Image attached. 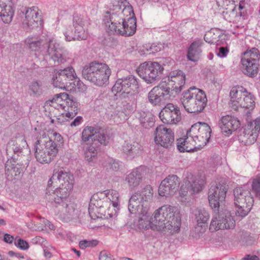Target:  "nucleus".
<instances>
[{
	"label": "nucleus",
	"mask_w": 260,
	"mask_h": 260,
	"mask_svg": "<svg viewBox=\"0 0 260 260\" xmlns=\"http://www.w3.org/2000/svg\"><path fill=\"white\" fill-rule=\"evenodd\" d=\"M111 35L131 36L136 30V19L132 6L127 0H112L103 19Z\"/></svg>",
	"instance_id": "nucleus-1"
},
{
	"label": "nucleus",
	"mask_w": 260,
	"mask_h": 260,
	"mask_svg": "<svg viewBox=\"0 0 260 260\" xmlns=\"http://www.w3.org/2000/svg\"><path fill=\"white\" fill-rule=\"evenodd\" d=\"M153 197L152 187L147 185L132 194L129 200L128 210L132 214H139L138 226L139 229L148 230L151 229L156 230L153 228L156 224L155 219L151 218L149 211Z\"/></svg>",
	"instance_id": "nucleus-2"
},
{
	"label": "nucleus",
	"mask_w": 260,
	"mask_h": 260,
	"mask_svg": "<svg viewBox=\"0 0 260 260\" xmlns=\"http://www.w3.org/2000/svg\"><path fill=\"white\" fill-rule=\"evenodd\" d=\"M27 47L40 58H51L58 63H64L68 60L63 53L59 43L53 37L43 39L37 37H28L24 41Z\"/></svg>",
	"instance_id": "nucleus-3"
},
{
	"label": "nucleus",
	"mask_w": 260,
	"mask_h": 260,
	"mask_svg": "<svg viewBox=\"0 0 260 260\" xmlns=\"http://www.w3.org/2000/svg\"><path fill=\"white\" fill-rule=\"evenodd\" d=\"M52 186L48 185L45 199L53 207L55 215L64 221L77 215V210L69 198L71 190L59 187L54 189Z\"/></svg>",
	"instance_id": "nucleus-4"
},
{
	"label": "nucleus",
	"mask_w": 260,
	"mask_h": 260,
	"mask_svg": "<svg viewBox=\"0 0 260 260\" xmlns=\"http://www.w3.org/2000/svg\"><path fill=\"white\" fill-rule=\"evenodd\" d=\"M153 219L156 224L153 228L157 231L170 234L178 233L181 223L180 211L176 206L165 205L153 213Z\"/></svg>",
	"instance_id": "nucleus-5"
},
{
	"label": "nucleus",
	"mask_w": 260,
	"mask_h": 260,
	"mask_svg": "<svg viewBox=\"0 0 260 260\" xmlns=\"http://www.w3.org/2000/svg\"><path fill=\"white\" fill-rule=\"evenodd\" d=\"M81 141L84 143H89L86 147L83 148L84 156L85 160L92 164L97 159L99 144H108L109 137L105 134L103 130L97 127L87 126L82 131Z\"/></svg>",
	"instance_id": "nucleus-6"
},
{
	"label": "nucleus",
	"mask_w": 260,
	"mask_h": 260,
	"mask_svg": "<svg viewBox=\"0 0 260 260\" xmlns=\"http://www.w3.org/2000/svg\"><path fill=\"white\" fill-rule=\"evenodd\" d=\"M50 105L62 112L58 116L57 121L62 124L72 119L78 113V103L73 96L66 93L56 94L50 101Z\"/></svg>",
	"instance_id": "nucleus-7"
},
{
	"label": "nucleus",
	"mask_w": 260,
	"mask_h": 260,
	"mask_svg": "<svg viewBox=\"0 0 260 260\" xmlns=\"http://www.w3.org/2000/svg\"><path fill=\"white\" fill-rule=\"evenodd\" d=\"M111 73V69L108 64L97 61L85 66L82 70L84 78L99 87L108 84Z\"/></svg>",
	"instance_id": "nucleus-8"
},
{
	"label": "nucleus",
	"mask_w": 260,
	"mask_h": 260,
	"mask_svg": "<svg viewBox=\"0 0 260 260\" xmlns=\"http://www.w3.org/2000/svg\"><path fill=\"white\" fill-rule=\"evenodd\" d=\"M204 177L194 176L191 173L187 172L181 183L176 198L183 205H187L190 201L188 191L190 189L192 193L201 191L205 184Z\"/></svg>",
	"instance_id": "nucleus-9"
},
{
	"label": "nucleus",
	"mask_w": 260,
	"mask_h": 260,
	"mask_svg": "<svg viewBox=\"0 0 260 260\" xmlns=\"http://www.w3.org/2000/svg\"><path fill=\"white\" fill-rule=\"evenodd\" d=\"M207 102L203 90L190 87L183 93L182 103L185 110L189 113H198L203 111Z\"/></svg>",
	"instance_id": "nucleus-10"
},
{
	"label": "nucleus",
	"mask_w": 260,
	"mask_h": 260,
	"mask_svg": "<svg viewBox=\"0 0 260 260\" xmlns=\"http://www.w3.org/2000/svg\"><path fill=\"white\" fill-rule=\"evenodd\" d=\"M58 152L56 143L47 137L45 134L42 135L36 142L35 156L37 160L41 164H49L53 160Z\"/></svg>",
	"instance_id": "nucleus-11"
},
{
	"label": "nucleus",
	"mask_w": 260,
	"mask_h": 260,
	"mask_svg": "<svg viewBox=\"0 0 260 260\" xmlns=\"http://www.w3.org/2000/svg\"><path fill=\"white\" fill-rule=\"evenodd\" d=\"M230 106L235 110L239 108L253 110L255 107L254 96L243 86H235L231 90Z\"/></svg>",
	"instance_id": "nucleus-12"
},
{
	"label": "nucleus",
	"mask_w": 260,
	"mask_h": 260,
	"mask_svg": "<svg viewBox=\"0 0 260 260\" xmlns=\"http://www.w3.org/2000/svg\"><path fill=\"white\" fill-rule=\"evenodd\" d=\"M235 213L237 216L245 217L250 211L254 200L249 189L237 187L234 190Z\"/></svg>",
	"instance_id": "nucleus-13"
},
{
	"label": "nucleus",
	"mask_w": 260,
	"mask_h": 260,
	"mask_svg": "<svg viewBox=\"0 0 260 260\" xmlns=\"http://www.w3.org/2000/svg\"><path fill=\"white\" fill-rule=\"evenodd\" d=\"M139 88L138 78L133 75H129L118 79L112 88V91L115 95L119 94L122 98H129L137 93Z\"/></svg>",
	"instance_id": "nucleus-14"
},
{
	"label": "nucleus",
	"mask_w": 260,
	"mask_h": 260,
	"mask_svg": "<svg viewBox=\"0 0 260 260\" xmlns=\"http://www.w3.org/2000/svg\"><path fill=\"white\" fill-rule=\"evenodd\" d=\"M164 70L163 66L158 62L148 61L141 63L137 71L147 83L151 84L161 79Z\"/></svg>",
	"instance_id": "nucleus-15"
},
{
	"label": "nucleus",
	"mask_w": 260,
	"mask_h": 260,
	"mask_svg": "<svg viewBox=\"0 0 260 260\" xmlns=\"http://www.w3.org/2000/svg\"><path fill=\"white\" fill-rule=\"evenodd\" d=\"M188 132L196 142L198 148H200L205 146L209 141L211 129L207 123L199 122L192 125Z\"/></svg>",
	"instance_id": "nucleus-16"
},
{
	"label": "nucleus",
	"mask_w": 260,
	"mask_h": 260,
	"mask_svg": "<svg viewBox=\"0 0 260 260\" xmlns=\"http://www.w3.org/2000/svg\"><path fill=\"white\" fill-rule=\"evenodd\" d=\"M153 137L155 144L158 146L170 148L174 145V132L163 125L156 127L153 133Z\"/></svg>",
	"instance_id": "nucleus-17"
},
{
	"label": "nucleus",
	"mask_w": 260,
	"mask_h": 260,
	"mask_svg": "<svg viewBox=\"0 0 260 260\" xmlns=\"http://www.w3.org/2000/svg\"><path fill=\"white\" fill-rule=\"evenodd\" d=\"M235 226V221L229 212L220 213L214 215L211 221L209 230L215 232L218 230L233 229Z\"/></svg>",
	"instance_id": "nucleus-18"
},
{
	"label": "nucleus",
	"mask_w": 260,
	"mask_h": 260,
	"mask_svg": "<svg viewBox=\"0 0 260 260\" xmlns=\"http://www.w3.org/2000/svg\"><path fill=\"white\" fill-rule=\"evenodd\" d=\"M161 121L167 124H176L181 120L179 108L172 104H167L159 114Z\"/></svg>",
	"instance_id": "nucleus-19"
},
{
	"label": "nucleus",
	"mask_w": 260,
	"mask_h": 260,
	"mask_svg": "<svg viewBox=\"0 0 260 260\" xmlns=\"http://www.w3.org/2000/svg\"><path fill=\"white\" fill-rule=\"evenodd\" d=\"M227 189L221 184L212 185L208 191V200L210 207L217 211L220 204L225 200Z\"/></svg>",
	"instance_id": "nucleus-20"
},
{
	"label": "nucleus",
	"mask_w": 260,
	"mask_h": 260,
	"mask_svg": "<svg viewBox=\"0 0 260 260\" xmlns=\"http://www.w3.org/2000/svg\"><path fill=\"white\" fill-rule=\"evenodd\" d=\"M75 77V72L72 67L63 70H56L52 78V84L55 87L66 90L68 86L67 80L73 79Z\"/></svg>",
	"instance_id": "nucleus-21"
},
{
	"label": "nucleus",
	"mask_w": 260,
	"mask_h": 260,
	"mask_svg": "<svg viewBox=\"0 0 260 260\" xmlns=\"http://www.w3.org/2000/svg\"><path fill=\"white\" fill-rule=\"evenodd\" d=\"M58 183H60L59 187L72 190L74 184L73 176L62 170L54 172L48 181V185L54 184V186H57Z\"/></svg>",
	"instance_id": "nucleus-22"
},
{
	"label": "nucleus",
	"mask_w": 260,
	"mask_h": 260,
	"mask_svg": "<svg viewBox=\"0 0 260 260\" xmlns=\"http://www.w3.org/2000/svg\"><path fill=\"white\" fill-rule=\"evenodd\" d=\"M170 98L169 87H167L166 83H160L154 87L148 93L149 102L153 105H157Z\"/></svg>",
	"instance_id": "nucleus-23"
},
{
	"label": "nucleus",
	"mask_w": 260,
	"mask_h": 260,
	"mask_svg": "<svg viewBox=\"0 0 260 260\" xmlns=\"http://www.w3.org/2000/svg\"><path fill=\"white\" fill-rule=\"evenodd\" d=\"M260 132V117L248 121L244 129L245 142L247 144H253L257 140Z\"/></svg>",
	"instance_id": "nucleus-24"
},
{
	"label": "nucleus",
	"mask_w": 260,
	"mask_h": 260,
	"mask_svg": "<svg viewBox=\"0 0 260 260\" xmlns=\"http://www.w3.org/2000/svg\"><path fill=\"white\" fill-rule=\"evenodd\" d=\"M186 77L185 74L181 70H176L171 72L166 83L167 87L170 90L175 91L176 93L180 92L182 89L185 83Z\"/></svg>",
	"instance_id": "nucleus-25"
},
{
	"label": "nucleus",
	"mask_w": 260,
	"mask_h": 260,
	"mask_svg": "<svg viewBox=\"0 0 260 260\" xmlns=\"http://www.w3.org/2000/svg\"><path fill=\"white\" fill-rule=\"evenodd\" d=\"M104 200V195L102 192H98L92 196L88 207L89 214L91 218L99 217L96 214L100 213L102 209L107 206V204Z\"/></svg>",
	"instance_id": "nucleus-26"
},
{
	"label": "nucleus",
	"mask_w": 260,
	"mask_h": 260,
	"mask_svg": "<svg viewBox=\"0 0 260 260\" xmlns=\"http://www.w3.org/2000/svg\"><path fill=\"white\" fill-rule=\"evenodd\" d=\"M219 125L222 133L230 135L240 127V122L237 117L228 115L221 117Z\"/></svg>",
	"instance_id": "nucleus-27"
},
{
	"label": "nucleus",
	"mask_w": 260,
	"mask_h": 260,
	"mask_svg": "<svg viewBox=\"0 0 260 260\" xmlns=\"http://www.w3.org/2000/svg\"><path fill=\"white\" fill-rule=\"evenodd\" d=\"M73 23L74 27L77 28V30L80 34L79 38H83L86 35L88 36L87 27L90 23L89 18L86 15L75 13L73 15Z\"/></svg>",
	"instance_id": "nucleus-28"
},
{
	"label": "nucleus",
	"mask_w": 260,
	"mask_h": 260,
	"mask_svg": "<svg viewBox=\"0 0 260 260\" xmlns=\"http://www.w3.org/2000/svg\"><path fill=\"white\" fill-rule=\"evenodd\" d=\"M41 18L36 7L27 8L25 12V18L23 20V25L29 29L37 27L41 23Z\"/></svg>",
	"instance_id": "nucleus-29"
},
{
	"label": "nucleus",
	"mask_w": 260,
	"mask_h": 260,
	"mask_svg": "<svg viewBox=\"0 0 260 260\" xmlns=\"http://www.w3.org/2000/svg\"><path fill=\"white\" fill-rule=\"evenodd\" d=\"M145 167L140 166L132 170L126 176L125 181L130 189H133L140 184L145 173Z\"/></svg>",
	"instance_id": "nucleus-30"
},
{
	"label": "nucleus",
	"mask_w": 260,
	"mask_h": 260,
	"mask_svg": "<svg viewBox=\"0 0 260 260\" xmlns=\"http://www.w3.org/2000/svg\"><path fill=\"white\" fill-rule=\"evenodd\" d=\"M142 150V145L136 141H125L121 146L122 153L129 159L140 155Z\"/></svg>",
	"instance_id": "nucleus-31"
},
{
	"label": "nucleus",
	"mask_w": 260,
	"mask_h": 260,
	"mask_svg": "<svg viewBox=\"0 0 260 260\" xmlns=\"http://www.w3.org/2000/svg\"><path fill=\"white\" fill-rule=\"evenodd\" d=\"M14 12L12 0H0V17L4 23L9 24L12 21Z\"/></svg>",
	"instance_id": "nucleus-32"
},
{
	"label": "nucleus",
	"mask_w": 260,
	"mask_h": 260,
	"mask_svg": "<svg viewBox=\"0 0 260 260\" xmlns=\"http://www.w3.org/2000/svg\"><path fill=\"white\" fill-rule=\"evenodd\" d=\"M177 147L179 151L181 152H190L198 148L196 142L190 136L188 131L187 132L186 137L177 140Z\"/></svg>",
	"instance_id": "nucleus-33"
},
{
	"label": "nucleus",
	"mask_w": 260,
	"mask_h": 260,
	"mask_svg": "<svg viewBox=\"0 0 260 260\" xmlns=\"http://www.w3.org/2000/svg\"><path fill=\"white\" fill-rule=\"evenodd\" d=\"M203 44V43L201 40L197 39L190 44L186 55L188 60L196 62L199 60L202 53L200 47Z\"/></svg>",
	"instance_id": "nucleus-34"
},
{
	"label": "nucleus",
	"mask_w": 260,
	"mask_h": 260,
	"mask_svg": "<svg viewBox=\"0 0 260 260\" xmlns=\"http://www.w3.org/2000/svg\"><path fill=\"white\" fill-rule=\"evenodd\" d=\"M21 173V168L18 164L7 161L5 166V174L8 180L14 181L18 180Z\"/></svg>",
	"instance_id": "nucleus-35"
},
{
	"label": "nucleus",
	"mask_w": 260,
	"mask_h": 260,
	"mask_svg": "<svg viewBox=\"0 0 260 260\" xmlns=\"http://www.w3.org/2000/svg\"><path fill=\"white\" fill-rule=\"evenodd\" d=\"M165 48V44L161 43L146 44L143 46L142 48L140 49L139 53L141 55H145L147 54H154L160 51Z\"/></svg>",
	"instance_id": "nucleus-36"
},
{
	"label": "nucleus",
	"mask_w": 260,
	"mask_h": 260,
	"mask_svg": "<svg viewBox=\"0 0 260 260\" xmlns=\"http://www.w3.org/2000/svg\"><path fill=\"white\" fill-rule=\"evenodd\" d=\"M241 62L244 69V73L250 77H254L258 73V61L248 60L244 62V59H241Z\"/></svg>",
	"instance_id": "nucleus-37"
},
{
	"label": "nucleus",
	"mask_w": 260,
	"mask_h": 260,
	"mask_svg": "<svg viewBox=\"0 0 260 260\" xmlns=\"http://www.w3.org/2000/svg\"><path fill=\"white\" fill-rule=\"evenodd\" d=\"M12 143L14 145L13 149L15 153L21 152L23 148L27 146L24 136L19 134L15 137L14 140H11L9 144Z\"/></svg>",
	"instance_id": "nucleus-38"
},
{
	"label": "nucleus",
	"mask_w": 260,
	"mask_h": 260,
	"mask_svg": "<svg viewBox=\"0 0 260 260\" xmlns=\"http://www.w3.org/2000/svg\"><path fill=\"white\" fill-rule=\"evenodd\" d=\"M63 34L66 41L68 42L74 41L75 40H85L88 37L87 35H86L85 37L83 38H79L80 34L77 30V28H74V31L73 32L72 27L71 26L66 28Z\"/></svg>",
	"instance_id": "nucleus-39"
},
{
	"label": "nucleus",
	"mask_w": 260,
	"mask_h": 260,
	"mask_svg": "<svg viewBox=\"0 0 260 260\" xmlns=\"http://www.w3.org/2000/svg\"><path fill=\"white\" fill-rule=\"evenodd\" d=\"M102 193L104 195V199L109 200V202L112 204L114 207L117 208L119 206V196L117 191L110 189L102 191Z\"/></svg>",
	"instance_id": "nucleus-40"
},
{
	"label": "nucleus",
	"mask_w": 260,
	"mask_h": 260,
	"mask_svg": "<svg viewBox=\"0 0 260 260\" xmlns=\"http://www.w3.org/2000/svg\"><path fill=\"white\" fill-rule=\"evenodd\" d=\"M74 79H70L72 82L69 83L66 90L73 91H83L86 89L85 85L77 77L75 74Z\"/></svg>",
	"instance_id": "nucleus-41"
},
{
	"label": "nucleus",
	"mask_w": 260,
	"mask_h": 260,
	"mask_svg": "<svg viewBox=\"0 0 260 260\" xmlns=\"http://www.w3.org/2000/svg\"><path fill=\"white\" fill-rule=\"evenodd\" d=\"M197 224H205L209 218V214L204 209L196 208L193 212Z\"/></svg>",
	"instance_id": "nucleus-42"
},
{
	"label": "nucleus",
	"mask_w": 260,
	"mask_h": 260,
	"mask_svg": "<svg viewBox=\"0 0 260 260\" xmlns=\"http://www.w3.org/2000/svg\"><path fill=\"white\" fill-rule=\"evenodd\" d=\"M244 59V62L247 63L248 60L258 61L260 59V52L257 48H252L245 51L241 58Z\"/></svg>",
	"instance_id": "nucleus-43"
},
{
	"label": "nucleus",
	"mask_w": 260,
	"mask_h": 260,
	"mask_svg": "<svg viewBox=\"0 0 260 260\" xmlns=\"http://www.w3.org/2000/svg\"><path fill=\"white\" fill-rule=\"evenodd\" d=\"M140 122L143 127L149 129L154 125L155 117L151 113H143V114L141 115Z\"/></svg>",
	"instance_id": "nucleus-44"
},
{
	"label": "nucleus",
	"mask_w": 260,
	"mask_h": 260,
	"mask_svg": "<svg viewBox=\"0 0 260 260\" xmlns=\"http://www.w3.org/2000/svg\"><path fill=\"white\" fill-rule=\"evenodd\" d=\"M162 181L163 183H165L167 185L169 186L171 189H173L175 191L180 184V179L176 175H169Z\"/></svg>",
	"instance_id": "nucleus-45"
},
{
	"label": "nucleus",
	"mask_w": 260,
	"mask_h": 260,
	"mask_svg": "<svg viewBox=\"0 0 260 260\" xmlns=\"http://www.w3.org/2000/svg\"><path fill=\"white\" fill-rule=\"evenodd\" d=\"M28 87L31 95L38 96L43 93L42 84L40 81H32L30 83Z\"/></svg>",
	"instance_id": "nucleus-46"
},
{
	"label": "nucleus",
	"mask_w": 260,
	"mask_h": 260,
	"mask_svg": "<svg viewBox=\"0 0 260 260\" xmlns=\"http://www.w3.org/2000/svg\"><path fill=\"white\" fill-rule=\"evenodd\" d=\"M158 194L160 196L166 198L173 196L176 193V191L171 189L166 184L161 181L158 187Z\"/></svg>",
	"instance_id": "nucleus-47"
},
{
	"label": "nucleus",
	"mask_w": 260,
	"mask_h": 260,
	"mask_svg": "<svg viewBox=\"0 0 260 260\" xmlns=\"http://www.w3.org/2000/svg\"><path fill=\"white\" fill-rule=\"evenodd\" d=\"M215 31H217V30L211 29L205 34L204 40L206 42L211 44L216 42L219 36L218 34H216Z\"/></svg>",
	"instance_id": "nucleus-48"
},
{
	"label": "nucleus",
	"mask_w": 260,
	"mask_h": 260,
	"mask_svg": "<svg viewBox=\"0 0 260 260\" xmlns=\"http://www.w3.org/2000/svg\"><path fill=\"white\" fill-rule=\"evenodd\" d=\"M251 187L255 196L260 198V175H257L252 180Z\"/></svg>",
	"instance_id": "nucleus-49"
},
{
	"label": "nucleus",
	"mask_w": 260,
	"mask_h": 260,
	"mask_svg": "<svg viewBox=\"0 0 260 260\" xmlns=\"http://www.w3.org/2000/svg\"><path fill=\"white\" fill-rule=\"evenodd\" d=\"M246 3L244 0L240 1L238 5L235 6L234 10L239 11V15L237 16L240 19H243V16L244 14V10L245 8Z\"/></svg>",
	"instance_id": "nucleus-50"
},
{
	"label": "nucleus",
	"mask_w": 260,
	"mask_h": 260,
	"mask_svg": "<svg viewBox=\"0 0 260 260\" xmlns=\"http://www.w3.org/2000/svg\"><path fill=\"white\" fill-rule=\"evenodd\" d=\"M207 229V225L205 224H197L195 227L194 232L196 237H200L204 234Z\"/></svg>",
	"instance_id": "nucleus-51"
},
{
	"label": "nucleus",
	"mask_w": 260,
	"mask_h": 260,
	"mask_svg": "<svg viewBox=\"0 0 260 260\" xmlns=\"http://www.w3.org/2000/svg\"><path fill=\"white\" fill-rule=\"evenodd\" d=\"M15 245L22 250H27L29 248L28 243L26 241L21 239H19L17 241H15Z\"/></svg>",
	"instance_id": "nucleus-52"
},
{
	"label": "nucleus",
	"mask_w": 260,
	"mask_h": 260,
	"mask_svg": "<svg viewBox=\"0 0 260 260\" xmlns=\"http://www.w3.org/2000/svg\"><path fill=\"white\" fill-rule=\"evenodd\" d=\"M43 248L45 257L46 258H50L52 256L51 251L54 250V247L51 245H44Z\"/></svg>",
	"instance_id": "nucleus-53"
},
{
	"label": "nucleus",
	"mask_w": 260,
	"mask_h": 260,
	"mask_svg": "<svg viewBox=\"0 0 260 260\" xmlns=\"http://www.w3.org/2000/svg\"><path fill=\"white\" fill-rule=\"evenodd\" d=\"M96 241L83 240L79 242V246L81 249H84L87 247H91L97 245Z\"/></svg>",
	"instance_id": "nucleus-54"
},
{
	"label": "nucleus",
	"mask_w": 260,
	"mask_h": 260,
	"mask_svg": "<svg viewBox=\"0 0 260 260\" xmlns=\"http://www.w3.org/2000/svg\"><path fill=\"white\" fill-rule=\"evenodd\" d=\"M112 255L108 251H102L99 255V260H113Z\"/></svg>",
	"instance_id": "nucleus-55"
},
{
	"label": "nucleus",
	"mask_w": 260,
	"mask_h": 260,
	"mask_svg": "<svg viewBox=\"0 0 260 260\" xmlns=\"http://www.w3.org/2000/svg\"><path fill=\"white\" fill-rule=\"evenodd\" d=\"M229 52V50L228 47H221L219 48L217 54L219 57L223 58L228 55Z\"/></svg>",
	"instance_id": "nucleus-56"
},
{
	"label": "nucleus",
	"mask_w": 260,
	"mask_h": 260,
	"mask_svg": "<svg viewBox=\"0 0 260 260\" xmlns=\"http://www.w3.org/2000/svg\"><path fill=\"white\" fill-rule=\"evenodd\" d=\"M110 168L113 171H117L120 167V163L118 161L112 160L110 162Z\"/></svg>",
	"instance_id": "nucleus-57"
},
{
	"label": "nucleus",
	"mask_w": 260,
	"mask_h": 260,
	"mask_svg": "<svg viewBox=\"0 0 260 260\" xmlns=\"http://www.w3.org/2000/svg\"><path fill=\"white\" fill-rule=\"evenodd\" d=\"M83 120L81 116H77L70 124L71 126H77L79 125Z\"/></svg>",
	"instance_id": "nucleus-58"
},
{
	"label": "nucleus",
	"mask_w": 260,
	"mask_h": 260,
	"mask_svg": "<svg viewBox=\"0 0 260 260\" xmlns=\"http://www.w3.org/2000/svg\"><path fill=\"white\" fill-rule=\"evenodd\" d=\"M33 241L36 243L42 244H43V245H45V243H47L46 241L44 238L40 236H37L35 237L33 239Z\"/></svg>",
	"instance_id": "nucleus-59"
},
{
	"label": "nucleus",
	"mask_w": 260,
	"mask_h": 260,
	"mask_svg": "<svg viewBox=\"0 0 260 260\" xmlns=\"http://www.w3.org/2000/svg\"><path fill=\"white\" fill-rule=\"evenodd\" d=\"M4 240L8 243H12L14 240V238L12 236L6 234L4 235Z\"/></svg>",
	"instance_id": "nucleus-60"
},
{
	"label": "nucleus",
	"mask_w": 260,
	"mask_h": 260,
	"mask_svg": "<svg viewBox=\"0 0 260 260\" xmlns=\"http://www.w3.org/2000/svg\"><path fill=\"white\" fill-rule=\"evenodd\" d=\"M258 257L256 255H248L243 258V260H257Z\"/></svg>",
	"instance_id": "nucleus-61"
},
{
	"label": "nucleus",
	"mask_w": 260,
	"mask_h": 260,
	"mask_svg": "<svg viewBox=\"0 0 260 260\" xmlns=\"http://www.w3.org/2000/svg\"><path fill=\"white\" fill-rule=\"evenodd\" d=\"M53 136L55 137V139L57 141H60L62 139V137H61V135L58 133H53Z\"/></svg>",
	"instance_id": "nucleus-62"
},
{
	"label": "nucleus",
	"mask_w": 260,
	"mask_h": 260,
	"mask_svg": "<svg viewBox=\"0 0 260 260\" xmlns=\"http://www.w3.org/2000/svg\"><path fill=\"white\" fill-rule=\"evenodd\" d=\"M0 224H1V225H5V224H6L5 221L4 219H0Z\"/></svg>",
	"instance_id": "nucleus-63"
},
{
	"label": "nucleus",
	"mask_w": 260,
	"mask_h": 260,
	"mask_svg": "<svg viewBox=\"0 0 260 260\" xmlns=\"http://www.w3.org/2000/svg\"><path fill=\"white\" fill-rule=\"evenodd\" d=\"M74 251L76 252V253L77 254V255L78 256H80V252L79 251H77L76 250H74Z\"/></svg>",
	"instance_id": "nucleus-64"
}]
</instances>
